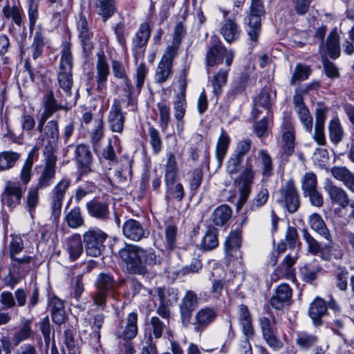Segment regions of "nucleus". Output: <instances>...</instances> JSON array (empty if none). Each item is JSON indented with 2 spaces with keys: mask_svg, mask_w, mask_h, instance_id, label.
<instances>
[{
  "mask_svg": "<svg viewBox=\"0 0 354 354\" xmlns=\"http://www.w3.org/2000/svg\"><path fill=\"white\" fill-rule=\"evenodd\" d=\"M118 257L127 265L129 273L145 275L149 271L147 266H160L162 258L152 248H143L138 245L125 243L118 252Z\"/></svg>",
  "mask_w": 354,
  "mask_h": 354,
  "instance_id": "1",
  "label": "nucleus"
},
{
  "mask_svg": "<svg viewBox=\"0 0 354 354\" xmlns=\"http://www.w3.org/2000/svg\"><path fill=\"white\" fill-rule=\"evenodd\" d=\"M49 118H39L36 130L40 133L38 137V143L44 145L43 155L56 156L59 138V126L57 120H50Z\"/></svg>",
  "mask_w": 354,
  "mask_h": 354,
  "instance_id": "2",
  "label": "nucleus"
},
{
  "mask_svg": "<svg viewBox=\"0 0 354 354\" xmlns=\"http://www.w3.org/2000/svg\"><path fill=\"white\" fill-rule=\"evenodd\" d=\"M117 281L109 273H100L95 283V291L91 294L93 304L97 308L104 310L107 299L113 297L117 290Z\"/></svg>",
  "mask_w": 354,
  "mask_h": 354,
  "instance_id": "3",
  "label": "nucleus"
},
{
  "mask_svg": "<svg viewBox=\"0 0 354 354\" xmlns=\"http://www.w3.org/2000/svg\"><path fill=\"white\" fill-rule=\"evenodd\" d=\"M235 53L232 49H227L217 36H212L205 55L207 71L209 68L217 66L223 62L230 68L233 62Z\"/></svg>",
  "mask_w": 354,
  "mask_h": 354,
  "instance_id": "4",
  "label": "nucleus"
},
{
  "mask_svg": "<svg viewBox=\"0 0 354 354\" xmlns=\"http://www.w3.org/2000/svg\"><path fill=\"white\" fill-rule=\"evenodd\" d=\"M303 238L307 243V250L313 255H319L322 260L330 261L333 257L336 259H340L343 257L342 250L335 248L334 243L328 242L323 246L316 240L306 228L302 230Z\"/></svg>",
  "mask_w": 354,
  "mask_h": 354,
  "instance_id": "5",
  "label": "nucleus"
},
{
  "mask_svg": "<svg viewBox=\"0 0 354 354\" xmlns=\"http://www.w3.org/2000/svg\"><path fill=\"white\" fill-rule=\"evenodd\" d=\"M266 14L262 0H251L250 11L245 18L247 33L251 41L257 43L261 31V20Z\"/></svg>",
  "mask_w": 354,
  "mask_h": 354,
  "instance_id": "6",
  "label": "nucleus"
},
{
  "mask_svg": "<svg viewBox=\"0 0 354 354\" xmlns=\"http://www.w3.org/2000/svg\"><path fill=\"white\" fill-rule=\"evenodd\" d=\"M108 234L97 227H91L82 235L84 249L88 256L98 257L106 248L105 242Z\"/></svg>",
  "mask_w": 354,
  "mask_h": 354,
  "instance_id": "7",
  "label": "nucleus"
},
{
  "mask_svg": "<svg viewBox=\"0 0 354 354\" xmlns=\"http://www.w3.org/2000/svg\"><path fill=\"white\" fill-rule=\"evenodd\" d=\"M268 313L269 317L261 316L259 318V324L266 344L274 351H279L283 348V343L277 335V319L272 312Z\"/></svg>",
  "mask_w": 354,
  "mask_h": 354,
  "instance_id": "8",
  "label": "nucleus"
},
{
  "mask_svg": "<svg viewBox=\"0 0 354 354\" xmlns=\"http://www.w3.org/2000/svg\"><path fill=\"white\" fill-rule=\"evenodd\" d=\"M77 30L83 57L86 60L88 61L91 59L95 48L94 33L89 28L86 17L82 12L79 15V19L77 21Z\"/></svg>",
  "mask_w": 354,
  "mask_h": 354,
  "instance_id": "9",
  "label": "nucleus"
},
{
  "mask_svg": "<svg viewBox=\"0 0 354 354\" xmlns=\"http://www.w3.org/2000/svg\"><path fill=\"white\" fill-rule=\"evenodd\" d=\"M281 131V145L279 157L283 160L288 161V158L295 152L296 145L295 129L292 124L291 117L288 113L283 118Z\"/></svg>",
  "mask_w": 354,
  "mask_h": 354,
  "instance_id": "10",
  "label": "nucleus"
},
{
  "mask_svg": "<svg viewBox=\"0 0 354 354\" xmlns=\"http://www.w3.org/2000/svg\"><path fill=\"white\" fill-rule=\"evenodd\" d=\"M74 160L79 178L94 171L93 169V156L88 145L80 144L75 147Z\"/></svg>",
  "mask_w": 354,
  "mask_h": 354,
  "instance_id": "11",
  "label": "nucleus"
},
{
  "mask_svg": "<svg viewBox=\"0 0 354 354\" xmlns=\"http://www.w3.org/2000/svg\"><path fill=\"white\" fill-rule=\"evenodd\" d=\"M281 198L278 202L283 203V207L290 214L298 211L301 205L300 196L295 183L292 179L288 180L280 189Z\"/></svg>",
  "mask_w": 354,
  "mask_h": 354,
  "instance_id": "12",
  "label": "nucleus"
},
{
  "mask_svg": "<svg viewBox=\"0 0 354 354\" xmlns=\"http://www.w3.org/2000/svg\"><path fill=\"white\" fill-rule=\"evenodd\" d=\"M241 245L242 230H232L224 243L225 259L227 264L242 258Z\"/></svg>",
  "mask_w": 354,
  "mask_h": 354,
  "instance_id": "13",
  "label": "nucleus"
},
{
  "mask_svg": "<svg viewBox=\"0 0 354 354\" xmlns=\"http://www.w3.org/2000/svg\"><path fill=\"white\" fill-rule=\"evenodd\" d=\"M198 304L199 298L197 294L194 290L186 291L179 304L180 322L184 327H187L191 324L193 313L198 308Z\"/></svg>",
  "mask_w": 354,
  "mask_h": 354,
  "instance_id": "14",
  "label": "nucleus"
},
{
  "mask_svg": "<svg viewBox=\"0 0 354 354\" xmlns=\"http://www.w3.org/2000/svg\"><path fill=\"white\" fill-rule=\"evenodd\" d=\"M218 317V310L215 307L205 306L199 309L195 314L191 324L196 333L201 334L212 325Z\"/></svg>",
  "mask_w": 354,
  "mask_h": 354,
  "instance_id": "15",
  "label": "nucleus"
},
{
  "mask_svg": "<svg viewBox=\"0 0 354 354\" xmlns=\"http://www.w3.org/2000/svg\"><path fill=\"white\" fill-rule=\"evenodd\" d=\"M71 184V179L68 177H64L52 190L51 216L55 221L58 220L61 215L63 200Z\"/></svg>",
  "mask_w": 354,
  "mask_h": 354,
  "instance_id": "16",
  "label": "nucleus"
},
{
  "mask_svg": "<svg viewBox=\"0 0 354 354\" xmlns=\"http://www.w3.org/2000/svg\"><path fill=\"white\" fill-rule=\"evenodd\" d=\"M299 258L297 254L292 256L288 254L282 262L278 266L270 276L272 281H277L281 278L297 281L295 265Z\"/></svg>",
  "mask_w": 354,
  "mask_h": 354,
  "instance_id": "17",
  "label": "nucleus"
},
{
  "mask_svg": "<svg viewBox=\"0 0 354 354\" xmlns=\"http://www.w3.org/2000/svg\"><path fill=\"white\" fill-rule=\"evenodd\" d=\"M44 166L37 179V183L34 186L39 189L48 187L53 183L56 174L57 156L44 155Z\"/></svg>",
  "mask_w": 354,
  "mask_h": 354,
  "instance_id": "18",
  "label": "nucleus"
},
{
  "mask_svg": "<svg viewBox=\"0 0 354 354\" xmlns=\"http://www.w3.org/2000/svg\"><path fill=\"white\" fill-rule=\"evenodd\" d=\"M292 290L287 283H281L278 286L270 299V306L277 310H283L285 308H289L292 304Z\"/></svg>",
  "mask_w": 354,
  "mask_h": 354,
  "instance_id": "19",
  "label": "nucleus"
},
{
  "mask_svg": "<svg viewBox=\"0 0 354 354\" xmlns=\"http://www.w3.org/2000/svg\"><path fill=\"white\" fill-rule=\"evenodd\" d=\"M24 189L19 183L8 181L1 194L3 205L10 209H13L20 204L23 197Z\"/></svg>",
  "mask_w": 354,
  "mask_h": 354,
  "instance_id": "20",
  "label": "nucleus"
},
{
  "mask_svg": "<svg viewBox=\"0 0 354 354\" xmlns=\"http://www.w3.org/2000/svg\"><path fill=\"white\" fill-rule=\"evenodd\" d=\"M126 117L122 110L121 101L115 99L108 115V124L111 131L122 133L124 127Z\"/></svg>",
  "mask_w": 354,
  "mask_h": 354,
  "instance_id": "21",
  "label": "nucleus"
},
{
  "mask_svg": "<svg viewBox=\"0 0 354 354\" xmlns=\"http://www.w3.org/2000/svg\"><path fill=\"white\" fill-rule=\"evenodd\" d=\"M88 214L97 220L105 221L109 218V203L100 196H95L86 204Z\"/></svg>",
  "mask_w": 354,
  "mask_h": 354,
  "instance_id": "22",
  "label": "nucleus"
},
{
  "mask_svg": "<svg viewBox=\"0 0 354 354\" xmlns=\"http://www.w3.org/2000/svg\"><path fill=\"white\" fill-rule=\"evenodd\" d=\"M151 27L148 22H144L139 26L132 39L133 52L137 59L138 55H144L147 44L151 36Z\"/></svg>",
  "mask_w": 354,
  "mask_h": 354,
  "instance_id": "23",
  "label": "nucleus"
},
{
  "mask_svg": "<svg viewBox=\"0 0 354 354\" xmlns=\"http://www.w3.org/2000/svg\"><path fill=\"white\" fill-rule=\"evenodd\" d=\"M123 235L127 239L133 241H139L148 235L144 224L133 218H129L122 225Z\"/></svg>",
  "mask_w": 354,
  "mask_h": 354,
  "instance_id": "24",
  "label": "nucleus"
},
{
  "mask_svg": "<svg viewBox=\"0 0 354 354\" xmlns=\"http://www.w3.org/2000/svg\"><path fill=\"white\" fill-rule=\"evenodd\" d=\"M44 111L39 118H50L55 112L63 110L68 111L70 107L67 103L63 104L55 99L52 89L46 91L42 98Z\"/></svg>",
  "mask_w": 354,
  "mask_h": 354,
  "instance_id": "25",
  "label": "nucleus"
},
{
  "mask_svg": "<svg viewBox=\"0 0 354 354\" xmlns=\"http://www.w3.org/2000/svg\"><path fill=\"white\" fill-rule=\"evenodd\" d=\"M97 90L99 92H103L106 88V82L110 74L109 66L107 63L106 55L102 50L97 52Z\"/></svg>",
  "mask_w": 354,
  "mask_h": 354,
  "instance_id": "26",
  "label": "nucleus"
},
{
  "mask_svg": "<svg viewBox=\"0 0 354 354\" xmlns=\"http://www.w3.org/2000/svg\"><path fill=\"white\" fill-rule=\"evenodd\" d=\"M327 314V306L326 301L317 297L310 304L308 315L313 321L315 326L319 327L323 324L322 317Z\"/></svg>",
  "mask_w": 354,
  "mask_h": 354,
  "instance_id": "27",
  "label": "nucleus"
},
{
  "mask_svg": "<svg viewBox=\"0 0 354 354\" xmlns=\"http://www.w3.org/2000/svg\"><path fill=\"white\" fill-rule=\"evenodd\" d=\"M241 30L236 18L225 19L220 28V34L228 44L237 41L241 36Z\"/></svg>",
  "mask_w": 354,
  "mask_h": 354,
  "instance_id": "28",
  "label": "nucleus"
},
{
  "mask_svg": "<svg viewBox=\"0 0 354 354\" xmlns=\"http://www.w3.org/2000/svg\"><path fill=\"white\" fill-rule=\"evenodd\" d=\"M39 147L35 145L28 153V156L20 171V181L21 185L26 186L30 181L32 172V169L35 162L39 158Z\"/></svg>",
  "mask_w": 354,
  "mask_h": 354,
  "instance_id": "29",
  "label": "nucleus"
},
{
  "mask_svg": "<svg viewBox=\"0 0 354 354\" xmlns=\"http://www.w3.org/2000/svg\"><path fill=\"white\" fill-rule=\"evenodd\" d=\"M2 14L4 19H11L17 26L20 27L24 24V10L19 3L14 2L11 5L10 1H7L2 8Z\"/></svg>",
  "mask_w": 354,
  "mask_h": 354,
  "instance_id": "30",
  "label": "nucleus"
},
{
  "mask_svg": "<svg viewBox=\"0 0 354 354\" xmlns=\"http://www.w3.org/2000/svg\"><path fill=\"white\" fill-rule=\"evenodd\" d=\"M332 176L354 194V173L344 166H335L330 169Z\"/></svg>",
  "mask_w": 354,
  "mask_h": 354,
  "instance_id": "31",
  "label": "nucleus"
},
{
  "mask_svg": "<svg viewBox=\"0 0 354 354\" xmlns=\"http://www.w3.org/2000/svg\"><path fill=\"white\" fill-rule=\"evenodd\" d=\"M66 251L71 261H76L83 253L84 243L81 235L73 234L68 237L66 242Z\"/></svg>",
  "mask_w": 354,
  "mask_h": 354,
  "instance_id": "32",
  "label": "nucleus"
},
{
  "mask_svg": "<svg viewBox=\"0 0 354 354\" xmlns=\"http://www.w3.org/2000/svg\"><path fill=\"white\" fill-rule=\"evenodd\" d=\"M94 7L103 22H106L117 12L115 0H95Z\"/></svg>",
  "mask_w": 354,
  "mask_h": 354,
  "instance_id": "33",
  "label": "nucleus"
},
{
  "mask_svg": "<svg viewBox=\"0 0 354 354\" xmlns=\"http://www.w3.org/2000/svg\"><path fill=\"white\" fill-rule=\"evenodd\" d=\"M50 313L53 322L60 326L65 323L67 315L65 311L64 301L56 296H53L50 301Z\"/></svg>",
  "mask_w": 354,
  "mask_h": 354,
  "instance_id": "34",
  "label": "nucleus"
},
{
  "mask_svg": "<svg viewBox=\"0 0 354 354\" xmlns=\"http://www.w3.org/2000/svg\"><path fill=\"white\" fill-rule=\"evenodd\" d=\"M326 113V110L324 108L317 109L315 113V128L313 138L318 145L322 146H324L326 144L324 135Z\"/></svg>",
  "mask_w": 354,
  "mask_h": 354,
  "instance_id": "35",
  "label": "nucleus"
},
{
  "mask_svg": "<svg viewBox=\"0 0 354 354\" xmlns=\"http://www.w3.org/2000/svg\"><path fill=\"white\" fill-rule=\"evenodd\" d=\"M258 160L260 163V171L262 180L267 181L274 174L272 158L265 149H260L258 153Z\"/></svg>",
  "mask_w": 354,
  "mask_h": 354,
  "instance_id": "36",
  "label": "nucleus"
},
{
  "mask_svg": "<svg viewBox=\"0 0 354 354\" xmlns=\"http://www.w3.org/2000/svg\"><path fill=\"white\" fill-rule=\"evenodd\" d=\"M326 191L332 203L337 204L342 208H346L349 205L348 195L343 188L335 185H329Z\"/></svg>",
  "mask_w": 354,
  "mask_h": 354,
  "instance_id": "37",
  "label": "nucleus"
},
{
  "mask_svg": "<svg viewBox=\"0 0 354 354\" xmlns=\"http://www.w3.org/2000/svg\"><path fill=\"white\" fill-rule=\"evenodd\" d=\"M309 225L310 228L316 232L319 235L324 238L328 242H332L333 236L327 227L322 216L317 214H312L309 216Z\"/></svg>",
  "mask_w": 354,
  "mask_h": 354,
  "instance_id": "38",
  "label": "nucleus"
},
{
  "mask_svg": "<svg viewBox=\"0 0 354 354\" xmlns=\"http://www.w3.org/2000/svg\"><path fill=\"white\" fill-rule=\"evenodd\" d=\"M230 68L219 69L212 77L210 84L212 87V93L218 100L223 93V88L226 84L228 78Z\"/></svg>",
  "mask_w": 354,
  "mask_h": 354,
  "instance_id": "39",
  "label": "nucleus"
},
{
  "mask_svg": "<svg viewBox=\"0 0 354 354\" xmlns=\"http://www.w3.org/2000/svg\"><path fill=\"white\" fill-rule=\"evenodd\" d=\"M203 170L200 167L194 168L187 172L186 181L192 196H195L198 193V189L203 183Z\"/></svg>",
  "mask_w": 354,
  "mask_h": 354,
  "instance_id": "40",
  "label": "nucleus"
},
{
  "mask_svg": "<svg viewBox=\"0 0 354 354\" xmlns=\"http://www.w3.org/2000/svg\"><path fill=\"white\" fill-rule=\"evenodd\" d=\"M232 210L231 207L225 204L217 207L212 214L211 220L214 226L223 227L231 218Z\"/></svg>",
  "mask_w": 354,
  "mask_h": 354,
  "instance_id": "41",
  "label": "nucleus"
},
{
  "mask_svg": "<svg viewBox=\"0 0 354 354\" xmlns=\"http://www.w3.org/2000/svg\"><path fill=\"white\" fill-rule=\"evenodd\" d=\"M218 230L213 225H209L201 244L202 250L209 251L217 248L218 245Z\"/></svg>",
  "mask_w": 354,
  "mask_h": 354,
  "instance_id": "42",
  "label": "nucleus"
},
{
  "mask_svg": "<svg viewBox=\"0 0 354 354\" xmlns=\"http://www.w3.org/2000/svg\"><path fill=\"white\" fill-rule=\"evenodd\" d=\"M66 225L73 229L79 228L85 224L84 216L79 206L71 209L64 216Z\"/></svg>",
  "mask_w": 354,
  "mask_h": 354,
  "instance_id": "43",
  "label": "nucleus"
},
{
  "mask_svg": "<svg viewBox=\"0 0 354 354\" xmlns=\"http://www.w3.org/2000/svg\"><path fill=\"white\" fill-rule=\"evenodd\" d=\"M39 190L37 187L32 185L29 187L25 197V208L32 218L39 204Z\"/></svg>",
  "mask_w": 354,
  "mask_h": 354,
  "instance_id": "44",
  "label": "nucleus"
},
{
  "mask_svg": "<svg viewBox=\"0 0 354 354\" xmlns=\"http://www.w3.org/2000/svg\"><path fill=\"white\" fill-rule=\"evenodd\" d=\"M32 321L25 320L21 327L13 333V346H17L21 342L33 337L34 331L31 328Z\"/></svg>",
  "mask_w": 354,
  "mask_h": 354,
  "instance_id": "45",
  "label": "nucleus"
},
{
  "mask_svg": "<svg viewBox=\"0 0 354 354\" xmlns=\"http://www.w3.org/2000/svg\"><path fill=\"white\" fill-rule=\"evenodd\" d=\"M326 46L328 56L336 59L340 55L339 36L336 29H333L328 35Z\"/></svg>",
  "mask_w": 354,
  "mask_h": 354,
  "instance_id": "46",
  "label": "nucleus"
},
{
  "mask_svg": "<svg viewBox=\"0 0 354 354\" xmlns=\"http://www.w3.org/2000/svg\"><path fill=\"white\" fill-rule=\"evenodd\" d=\"M319 341L318 337L312 333L300 332L295 339L297 346L302 351H308L317 345Z\"/></svg>",
  "mask_w": 354,
  "mask_h": 354,
  "instance_id": "47",
  "label": "nucleus"
},
{
  "mask_svg": "<svg viewBox=\"0 0 354 354\" xmlns=\"http://www.w3.org/2000/svg\"><path fill=\"white\" fill-rule=\"evenodd\" d=\"M230 143V138L229 135L223 129H222L216 148V158L218 160L219 166H221L223 162V160L227 151Z\"/></svg>",
  "mask_w": 354,
  "mask_h": 354,
  "instance_id": "48",
  "label": "nucleus"
},
{
  "mask_svg": "<svg viewBox=\"0 0 354 354\" xmlns=\"http://www.w3.org/2000/svg\"><path fill=\"white\" fill-rule=\"evenodd\" d=\"M45 46V37L42 30H37L34 35L32 42L30 45L32 57L34 60L42 56Z\"/></svg>",
  "mask_w": 354,
  "mask_h": 354,
  "instance_id": "49",
  "label": "nucleus"
},
{
  "mask_svg": "<svg viewBox=\"0 0 354 354\" xmlns=\"http://www.w3.org/2000/svg\"><path fill=\"white\" fill-rule=\"evenodd\" d=\"M72 44L70 41H65L62 44L61 57L59 68L73 69V56L72 53Z\"/></svg>",
  "mask_w": 354,
  "mask_h": 354,
  "instance_id": "50",
  "label": "nucleus"
},
{
  "mask_svg": "<svg viewBox=\"0 0 354 354\" xmlns=\"http://www.w3.org/2000/svg\"><path fill=\"white\" fill-rule=\"evenodd\" d=\"M57 81L59 86L66 92L67 94L71 95L73 84L72 69L68 68V67H67V68H59Z\"/></svg>",
  "mask_w": 354,
  "mask_h": 354,
  "instance_id": "51",
  "label": "nucleus"
},
{
  "mask_svg": "<svg viewBox=\"0 0 354 354\" xmlns=\"http://www.w3.org/2000/svg\"><path fill=\"white\" fill-rule=\"evenodd\" d=\"M159 111V124L162 132H165L171 120L170 107L165 100H162L157 104Z\"/></svg>",
  "mask_w": 354,
  "mask_h": 354,
  "instance_id": "52",
  "label": "nucleus"
},
{
  "mask_svg": "<svg viewBox=\"0 0 354 354\" xmlns=\"http://www.w3.org/2000/svg\"><path fill=\"white\" fill-rule=\"evenodd\" d=\"M254 171L252 164V158H247L245 168L239 176V185L241 187H251L254 178Z\"/></svg>",
  "mask_w": 354,
  "mask_h": 354,
  "instance_id": "53",
  "label": "nucleus"
},
{
  "mask_svg": "<svg viewBox=\"0 0 354 354\" xmlns=\"http://www.w3.org/2000/svg\"><path fill=\"white\" fill-rule=\"evenodd\" d=\"M173 75V65L160 59L156 71V80L158 84H163Z\"/></svg>",
  "mask_w": 354,
  "mask_h": 354,
  "instance_id": "54",
  "label": "nucleus"
},
{
  "mask_svg": "<svg viewBox=\"0 0 354 354\" xmlns=\"http://www.w3.org/2000/svg\"><path fill=\"white\" fill-rule=\"evenodd\" d=\"M178 227L174 223L166 225L165 229V248L167 250L171 251L176 247Z\"/></svg>",
  "mask_w": 354,
  "mask_h": 354,
  "instance_id": "55",
  "label": "nucleus"
},
{
  "mask_svg": "<svg viewBox=\"0 0 354 354\" xmlns=\"http://www.w3.org/2000/svg\"><path fill=\"white\" fill-rule=\"evenodd\" d=\"M75 329L73 328H68L64 331V344L69 354H80V348L75 339Z\"/></svg>",
  "mask_w": 354,
  "mask_h": 354,
  "instance_id": "56",
  "label": "nucleus"
},
{
  "mask_svg": "<svg viewBox=\"0 0 354 354\" xmlns=\"http://www.w3.org/2000/svg\"><path fill=\"white\" fill-rule=\"evenodd\" d=\"M21 158V154L14 151H3L0 153V170L9 169L14 167Z\"/></svg>",
  "mask_w": 354,
  "mask_h": 354,
  "instance_id": "57",
  "label": "nucleus"
},
{
  "mask_svg": "<svg viewBox=\"0 0 354 354\" xmlns=\"http://www.w3.org/2000/svg\"><path fill=\"white\" fill-rule=\"evenodd\" d=\"M157 295L160 301L167 304L171 306L178 300V291L173 288H161L157 289Z\"/></svg>",
  "mask_w": 354,
  "mask_h": 354,
  "instance_id": "58",
  "label": "nucleus"
},
{
  "mask_svg": "<svg viewBox=\"0 0 354 354\" xmlns=\"http://www.w3.org/2000/svg\"><path fill=\"white\" fill-rule=\"evenodd\" d=\"M28 3V17L29 21V29L32 32L35 28L37 21L39 19V0L27 1Z\"/></svg>",
  "mask_w": 354,
  "mask_h": 354,
  "instance_id": "59",
  "label": "nucleus"
},
{
  "mask_svg": "<svg viewBox=\"0 0 354 354\" xmlns=\"http://www.w3.org/2000/svg\"><path fill=\"white\" fill-rule=\"evenodd\" d=\"M322 269L320 266L313 268L310 264H305L300 268L302 281L307 283H313L317 279V275Z\"/></svg>",
  "mask_w": 354,
  "mask_h": 354,
  "instance_id": "60",
  "label": "nucleus"
},
{
  "mask_svg": "<svg viewBox=\"0 0 354 354\" xmlns=\"http://www.w3.org/2000/svg\"><path fill=\"white\" fill-rule=\"evenodd\" d=\"M312 70L309 66L304 65L301 63L297 64L290 79V84L295 85L297 82H301L307 80Z\"/></svg>",
  "mask_w": 354,
  "mask_h": 354,
  "instance_id": "61",
  "label": "nucleus"
},
{
  "mask_svg": "<svg viewBox=\"0 0 354 354\" xmlns=\"http://www.w3.org/2000/svg\"><path fill=\"white\" fill-rule=\"evenodd\" d=\"M269 91L270 90L268 87H263L253 99V103L255 106H259L260 107L264 108L268 112L270 111L272 107Z\"/></svg>",
  "mask_w": 354,
  "mask_h": 354,
  "instance_id": "62",
  "label": "nucleus"
},
{
  "mask_svg": "<svg viewBox=\"0 0 354 354\" xmlns=\"http://www.w3.org/2000/svg\"><path fill=\"white\" fill-rule=\"evenodd\" d=\"M51 17L53 20L60 21L62 17L66 16L68 9L71 7L69 1L65 2L63 0H58L53 3Z\"/></svg>",
  "mask_w": 354,
  "mask_h": 354,
  "instance_id": "63",
  "label": "nucleus"
},
{
  "mask_svg": "<svg viewBox=\"0 0 354 354\" xmlns=\"http://www.w3.org/2000/svg\"><path fill=\"white\" fill-rule=\"evenodd\" d=\"M167 198L174 199L178 202L183 201L185 196L184 187L180 183H176L166 186Z\"/></svg>",
  "mask_w": 354,
  "mask_h": 354,
  "instance_id": "64",
  "label": "nucleus"
}]
</instances>
